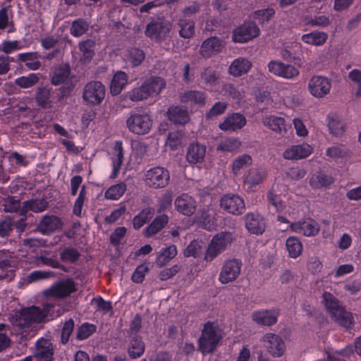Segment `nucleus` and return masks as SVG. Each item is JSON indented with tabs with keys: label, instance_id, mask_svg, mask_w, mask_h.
<instances>
[{
	"label": "nucleus",
	"instance_id": "nucleus-60",
	"mask_svg": "<svg viewBox=\"0 0 361 361\" xmlns=\"http://www.w3.org/2000/svg\"><path fill=\"white\" fill-rule=\"evenodd\" d=\"M74 326L75 323L73 319H69L63 323L61 334V341L63 344H66L68 342Z\"/></svg>",
	"mask_w": 361,
	"mask_h": 361
},
{
	"label": "nucleus",
	"instance_id": "nucleus-29",
	"mask_svg": "<svg viewBox=\"0 0 361 361\" xmlns=\"http://www.w3.org/2000/svg\"><path fill=\"white\" fill-rule=\"evenodd\" d=\"M167 115L169 121L175 124L185 125L190 120L188 110L179 106H170Z\"/></svg>",
	"mask_w": 361,
	"mask_h": 361
},
{
	"label": "nucleus",
	"instance_id": "nucleus-12",
	"mask_svg": "<svg viewBox=\"0 0 361 361\" xmlns=\"http://www.w3.org/2000/svg\"><path fill=\"white\" fill-rule=\"evenodd\" d=\"M263 346L273 357H281L284 353L286 345L283 339L275 334L267 333L261 339Z\"/></svg>",
	"mask_w": 361,
	"mask_h": 361
},
{
	"label": "nucleus",
	"instance_id": "nucleus-47",
	"mask_svg": "<svg viewBox=\"0 0 361 361\" xmlns=\"http://www.w3.org/2000/svg\"><path fill=\"white\" fill-rule=\"evenodd\" d=\"M263 124L271 130L281 133L285 130L286 123L284 118L275 116H267L263 118Z\"/></svg>",
	"mask_w": 361,
	"mask_h": 361
},
{
	"label": "nucleus",
	"instance_id": "nucleus-6",
	"mask_svg": "<svg viewBox=\"0 0 361 361\" xmlns=\"http://www.w3.org/2000/svg\"><path fill=\"white\" fill-rule=\"evenodd\" d=\"M106 89L104 85L99 81H90L87 82L82 92V99L90 105H98L102 103L105 97Z\"/></svg>",
	"mask_w": 361,
	"mask_h": 361
},
{
	"label": "nucleus",
	"instance_id": "nucleus-55",
	"mask_svg": "<svg viewBox=\"0 0 361 361\" xmlns=\"http://www.w3.org/2000/svg\"><path fill=\"white\" fill-rule=\"evenodd\" d=\"M80 256L78 250L72 247H65L60 253V258L64 262L74 263Z\"/></svg>",
	"mask_w": 361,
	"mask_h": 361
},
{
	"label": "nucleus",
	"instance_id": "nucleus-44",
	"mask_svg": "<svg viewBox=\"0 0 361 361\" xmlns=\"http://www.w3.org/2000/svg\"><path fill=\"white\" fill-rule=\"evenodd\" d=\"M113 174L116 176L119 171L123 161V148L121 141H116L114 147Z\"/></svg>",
	"mask_w": 361,
	"mask_h": 361
},
{
	"label": "nucleus",
	"instance_id": "nucleus-62",
	"mask_svg": "<svg viewBox=\"0 0 361 361\" xmlns=\"http://www.w3.org/2000/svg\"><path fill=\"white\" fill-rule=\"evenodd\" d=\"M143 51L137 48H132L128 51V61L133 66H139L145 59Z\"/></svg>",
	"mask_w": 361,
	"mask_h": 361
},
{
	"label": "nucleus",
	"instance_id": "nucleus-30",
	"mask_svg": "<svg viewBox=\"0 0 361 361\" xmlns=\"http://www.w3.org/2000/svg\"><path fill=\"white\" fill-rule=\"evenodd\" d=\"M78 47L82 54L80 61L83 63H90L95 53V42L92 39H87L80 42Z\"/></svg>",
	"mask_w": 361,
	"mask_h": 361
},
{
	"label": "nucleus",
	"instance_id": "nucleus-40",
	"mask_svg": "<svg viewBox=\"0 0 361 361\" xmlns=\"http://www.w3.org/2000/svg\"><path fill=\"white\" fill-rule=\"evenodd\" d=\"M301 39L307 44L321 46L326 42L328 35L324 32L314 31L310 33L303 35Z\"/></svg>",
	"mask_w": 361,
	"mask_h": 361
},
{
	"label": "nucleus",
	"instance_id": "nucleus-50",
	"mask_svg": "<svg viewBox=\"0 0 361 361\" xmlns=\"http://www.w3.org/2000/svg\"><path fill=\"white\" fill-rule=\"evenodd\" d=\"M286 245L290 257L297 258L301 255L303 247L298 238L289 237L286 240Z\"/></svg>",
	"mask_w": 361,
	"mask_h": 361
},
{
	"label": "nucleus",
	"instance_id": "nucleus-28",
	"mask_svg": "<svg viewBox=\"0 0 361 361\" xmlns=\"http://www.w3.org/2000/svg\"><path fill=\"white\" fill-rule=\"evenodd\" d=\"M71 74V66L68 63H62L56 67L51 75V82L54 85H59L64 83Z\"/></svg>",
	"mask_w": 361,
	"mask_h": 361
},
{
	"label": "nucleus",
	"instance_id": "nucleus-64",
	"mask_svg": "<svg viewBox=\"0 0 361 361\" xmlns=\"http://www.w3.org/2000/svg\"><path fill=\"white\" fill-rule=\"evenodd\" d=\"M349 79L357 87V90L355 93L357 98L361 97V71L353 69L348 73Z\"/></svg>",
	"mask_w": 361,
	"mask_h": 361
},
{
	"label": "nucleus",
	"instance_id": "nucleus-2",
	"mask_svg": "<svg viewBox=\"0 0 361 361\" xmlns=\"http://www.w3.org/2000/svg\"><path fill=\"white\" fill-rule=\"evenodd\" d=\"M223 338V330L216 322H206L198 339V350L203 354L213 353Z\"/></svg>",
	"mask_w": 361,
	"mask_h": 361
},
{
	"label": "nucleus",
	"instance_id": "nucleus-8",
	"mask_svg": "<svg viewBox=\"0 0 361 361\" xmlns=\"http://www.w3.org/2000/svg\"><path fill=\"white\" fill-rule=\"evenodd\" d=\"M242 262L240 259H232L226 260L221 269L219 280L222 284H226L235 281L240 274Z\"/></svg>",
	"mask_w": 361,
	"mask_h": 361
},
{
	"label": "nucleus",
	"instance_id": "nucleus-17",
	"mask_svg": "<svg viewBox=\"0 0 361 361\" xmlns=\"http://www.w3.org/2000/svg\"><path fill=\"white\" fill-rule=\"evenodd\" d=\"M312 150V147L307 143L292 145L283 152V157L288 160H299L307 157Z\"/></svg>",
	"mask_w": 361,
	"mask_h": 361
},
{
	"label": "nucleus",
	"instance_id": "nucleus-26",
	"mask_svg": "<svg viewBox=\"0 0 361 361\" xmlns=\"http://www.w3.org/2000/svg\"><path fill=\"white\" fill-rule=\"evenodd\" d=\"M143 88L147 97H154L160 94L166 87L165 80L160 77H151L147 79L143 83Z\"/></svg>",
	"mask_w": 361,
	"mask_h": 361
},
{
	"label": "nucleus",
	"instance_id": "nucleus-58",
	"mask_svg": "<svg viewBox=\"0 0 361 361\" xmlns=\"http://www.w3.org/2000/svg\"><path fill=\"white\" fill-rule=\"evenodd\" d=\"M141 317L136 314L130 322L129 329L126 331L125 337H140L139 332L141 329Z\"/></svg>",
	"mask_w": 361,
	"mask_h": 361
},
{
	"label": "nucleus",
	"instance_id": "nucleus-52",
	"mask_svg": "<svg viewBox=\"0 0 361 361\" xmlns=\"http://www.w3.org/2000/svg\"><path fill=\"white\" fill-rule=\"evenodd\" d=\"M51 91L47 87L39 88L36 92V101L38 106L42 108L51 106Z\"/></svg>",
	"mask_w": 361,
	"mask_h": 361
},
{
	"label": "nucleus",
	"instance_id": "nucleus-25",
	"mask_svg": "<svg viewBox=\"0 0 361 361\" xmlns=\"http://www.w3.org/2000/svg\"><path fill=\"white\" fill-rule=\"evenodd\" d=\"M251 317L259 325L272 326L277 322L278 314L272 310H263L253 312Z\"/></svg>",
	"mask_w": 361,
	"mask_h": 361
},
{
	"label": "nucleus",
	"instance_id": "nucleus-39",
	"mask_svg": "<svg viewBox=\"0 0 361 361\" xmlns=\"http://www.w3.org/2000/svg\"><path fill=\"white\" fill-rule=\"evenodd\" d=\"M333 183V177L331 175L322 172L313 174L310 179V185L314 189L326 188Z\"/></svg>",
	"mask_w": 361,
	"mask_h": 361
},
{
	"label": "nucleus",
	"instance_id": "nucleus-45",
	"mask_svg": "<svg viewBox=\"0 0 361 361\" xmlns=\"http://www.w3.org/2000/svg\"><path fill=\"white\" fill-rule=\"evenodd\" d=\"M252 159L250 155L244 154L237 157L233 161L231 169L234 176H237L240 171L252 164Z\"/></svg>",
	"mask_w": 361,
	"mask_h": 361
},
{
	"label": "nucleus",
	"instance_id": "nucleus-34",
	"mask_svg": "<svg viewBox=\"0 0 361 361\" xmlns=\"http://www.w3.org/2000/svg\"><path fill=\"white\" fill-rule=\"evenodd\" d=\"M39 54L37 52L21 53L18 55V60L25 63V66L31 71H37L41 67Z\"/></svg>",
	"mask_w": 361,
	"mask_h": 361
},
{
	"label": "nucleus",
	"instance_id": "nucleus-15",
	"mask_svg": "<svg viewBox=\"0 0 361 361\" xmlns=\"http://www.w3.org/2000/svg\"><path fill=\"white\" fill-rule=\"evenodd\" d=\"M176 209L185 216L192 215L197 209L195 200L188 194H182L178 197L174 202Z\"/></svg>",
	"mask_w": 361,
	"mask_h": 361
},
{
	"label": "nucleus",
	"instance_id": "nucleus-46",
	"mask_svg": "<svg viewBox=\"0 0 361 361\" xmlns=\"http://www.w3.org/2000/svg\"><path fill=\"white\" fill-rule=\"evenodd\" d=\"M90 27V23L86 19L80 18L73 20L70 27V33L75 37H80L85 34Z\"/></svg>",
	"mask_w": 361,
	"mask_h": 361
},
{
	"label": "nucleus",
	"instance_id": "nucleus-27",
	"mask_svg": "<svg viewBox=\"0 0 361 361\" xmlns=\"http://www.w3.org/2000/svg\"><path fill=\"white\" fill-rule=\"evenodd\" d=\"M62 227L60 218L51 215L44 216L38 224V230L43 234H48Z\"/></svg>",
	"mask_w": 361,
	"mask_h": 361
},
{
	"label": "nucleus",
	"instance_id": "nucleus-24",
	"mask_svg": "<svg viewBox=\"0 0 361 361\" xmlns=\"http://www.w3.org/2000/svg\"><path fill=\"white\" fill-rule=\"evenodd\" d=\"M178 97L183 104L204 106L206 103V94L200 90H188L180 93Z\"/></svg>",
	"mask_w": 361,
	"mask_h": 361
},
{
	"label": "nucleus",
	"instance_id": "nucleus-5",
	"mask_svg": "<svg viewBox=\"0 0 361 361\" xmlns=\"http://www.w3.org/2000/svg\"><path fill=\"white\" fill-rule=\"evenodd\" d=\"M169 180V171L162 166H155L149 169L144 178L145 185L154 189L165 188L168 185Z\"/></svg>",
	"mask_w": 361,
	"mask_h": 361
},
{
	"label": "nucleus",
	"instance_id": "nucleus-31",
	"mask_svg": "<svg viewBox=\"0 0 361 361\" xmlns=\"http://www.w3.org/2000/svg\"><path fill=\"white\" fill-rule=\"evenodd\" d=\"M252 66L251 62L243 57L235 59L229 67V73L231 75L238 77L249 71Z\"/></svg>",
	"mask_w": 361,
	"mask_h": 361
},
{
	"label": "nucleus",
	"instance_id": "nucleus-33",
	"mask_svg": "<svg viewBox=\"0 0 361 361\" xmlns=\"http://www.w3.org/2000/svg\"><path fill=\"white\" fill-rule=\"evenodd\" d=\"M266 178V171L263 169H251L243 177V181L250 187L262 183Z\"/></svg>",
	"mask_w": 361,
	"mask_h": 361
},
{
	"label": "nucleus",
	"instance_id": "nucleus-21",
	"mask_svg": "<svg viewBox=\"0 0 361 361\" xmlns=\"http://www.w3.org/2000/svg\"><path fill=\"white\" fill-rule=\"evenodd\" d=\"M125 343L128 355L131 359H137L143 355L145 344L141 336L125 337Z\"/></svg>",
	"mask_w": 361,
	"mask_h": 361
},
{
	"label": "nucleus",
	"instance_id": "nucleus-59",
	"mask_svg": "<svg viewBox=\"0 0 361 361\" xmlns=\"http://www.w3.org/2000/svg\"><path fill=\"white\" fill-rule=\"evenodd\" d=\"M326 156L331 159H340L348 155V149L343 145H336L326 149Z\"/></svg>",
	"mask_w": 361,
	"mask_h": 361
},
{
	"label": "nucleus",
	"instance_id": "nucleus-1",
	"mask_svg": "<svg viewBox=\"0 0 361 361\" xmlns=\"http://www.w3.org/2000/svg\"><path fill=\"white\" fill-rule=\"evenodd\" d=\"M54 309V305L49 302L44 303L42 308L35 305L23 308L16 315V325L25 331H32L46 317L53 316Z\"/></svg>",
	"mask_w": 361,
	"mask_h": 361
},
{
	"label": "nucleus",
	"instance_id": "nucleus-4",
	"mask_svg": "<svg viewBox=\"0 0 361 361\" xmlns=\"http://www.w3.org/2000/svg\"><path fill=\"white\" fill-rule=\"evenodd\" d=\"M128 130L137 135H145L149 132L152 126V120L146 113L133 112L126 120Z\"/></svg>",
	"mask_w": 361,
	"mask_h": 361
},
{
	"label": "nucleus",
	"instance_id": "nucleus-23",
	"mask_svg": "<svg viewBox=\"0 0 361 361\" xmlns=\"http://www.w3.org/2000/svg\"><path fill=\"white\" fill-rule=\"evenodd\" d=\"M207 147L198 142L191 143L187 149L186 160L191 164L201 163L204 161Z\"/></svg>",
	"mask_w": 361,
	"mask_h": 361
},
{
	"label": "nucleus",
	"instance_id": "nucleus-9",
	"mask_svg": "<svg viewBox=\"0 0 361 361\" xmlns=\"http://www.w3.org/2000/svg\"><path fill=\"white\" fill-rule=\"evenodd\" d=\"M331 89V80L324 76L314 75L308 82L310 94L316 98H323L329 94Z\"/></svg>",
	"mask_w": 361,
	"mask_h": 361
},
{
	"label": "nucleus",
	"instance_id": "nucleus-7",
	"mask_svg": "<svg viewBox=\"0 0 361 361\" xmlns=\"http://www.w3.org/2000/svg\"><path fill=\"white\" fill-rule=\"evenodd\" d=\"M76 291L75 283L71 279L59 281L44 291L46 297L65 298Z\"/></svg>",
	"mask_w": 361,
	"mask_h": 361
},
{
	"label": "nucleus",
	"instance_id": "nucleus-49",
	"mask_svg": "<svg viewBox=\"0 0 361 361\" xmlns=\"http://www.w3.org/2000/svg\"><path fill=\"white\" fill-rule=\"evenodd\" d=\"M153 215L154 209L152 208H145L142 209L133 218V228L136 230L140 229L153 217Z\"/></svg>",
	"mask_w": 361,
	"mask_h": 361
},
{
	"label": "nucleus",
	"instance_id": "nucleus-35",
	"mask_svg": "<svg viewBox=\"0 0 361 361\" xmlns=\"http://www.w3.org/2000/svg\"><path fill=\"white\" fill-rule=\"evenodd\" d=\"M178 33L184 39L192 38L195 35V23L190 18H180L178 21Z\"/></svg>",
	"mask_w": 361,
	"mask_h": 361
},
{
	"label": "nucleus",
	"instance_id": "nucleus-3",
	"mask_svg": "<svg viewBox=\"0 0 361 361\" xmlns=\"http://www.w3.org/2000/svg\"><path fill=\"white\" fill-rule=\"evenodd\" d=\"M233 240V234L231 232H220L212 238L207 247L204 259L212 261L224 252L226 247Z\"/></svg>",
	"mask_w": 361,
	"mask_h": 361
},
{
	"label": "nucleus",
	"instance_id": "nucleus-42",
	"mask_svg": "<svg viewBox=\"0 0 361 361\" xmlns=\"http://www.w3.org/2000/svg\"><path fill=\"white\" fill-rule=\"evenodd\" d=\"M128 77L127 74L123 71L117 72L111 81V92L114 95L118 94L125 85L127 84Z\"/></svg>",
	"mask_w": 361,
	"mask_h": 361
},
{
	"label": "nucleus",
	"instance_id": "nucleus-57",
	"mask_svg": "<svg viewBox=\"0 0 361 361\" xmlns=\"http://www.w3.org/2000/svg\"><path fill=\"white\" fill-rule=\"evenodd\" d=\"M267 201L269 205H271L276 212H282L285 209L286 205L281 197L274 193L272 190L267 194Z\"/></svg>",
	"mask_w": 361,
	"mask_h": 361
},
{
	"label": "nucleus",
	"instance_id": "nucleus-51",
	"mask_svg": "<svg viewBox=\"0 0 361 361\" xmlns=\"http://www.w3.org/2000/svg\"><path fill=\"white\" fill-rule=\"evenodd\" d=\"M195 221L199 226L205 230L210 231L214 227L213 219L207 209L200 210V213L195 216Z\"/></svg>",
	"mask_w": 361,
	"mask_h": 361
},
{
	"label": "nucleus",
	"instance_id": "nucleus-63",
	"mask_svg": "<svg viewBox=\"0 0 361 361\" xmlns=\"http://www.w3.org/2000/svg\"><path fill=\"white\" fill-rule=\"evenodd\" d=\"M328 127L330 133L335 136L342 135L344 131L343 124L334 117H328Z\"/></svg>",
	"mask_w": 361,
	"mask_h": 361
},
{
	"label": "nucleus",
	"instance_id": "nucleus-22",
	"mask_svg": "<svg viewBox=\"0 0 361 361\" xmlns=\"http://www.w3.org/2000/svg\"><path fill=\"white\" fill-rule=\"evenodd\" d=\"M293 231L299 233L305 236H314L319 232L318 224L313 219H309L302 222H298L290 225Z\"/></svg>",
	"mask_w": 361,
	"mask_h": 361
},
{
	"label": "nucleus",
	"instance_id": "nucleus-14",
	"mask_svg": "<svg viewBox=\"0 0 361 361\" xmlns=\"http://www.w3.org/2000/svg\"><path fill=\"white\" fill-rule=\"evenodd\" d=\"M269 71L279 77L291 80L298 77L299 70L291 64H286L281 61H271L268 65Z\"/></svg>",
	"mask_w": 361,
	"mask_h": 361
},
{
	"label": "nucleus",
	"instance_id": "nucleus-10",
	"mask_svg": "<svg viewBox=\"0 0 361 361\" xmlns=\"http://www.w3.org/2000/svg\"><path fill=\"white\" fill-rule=\"evenodd\" d=\"M220 206L221 209L233 215H240L245 210L244 200L234 194L224 195L221 199Z\"/></svg>",
	"mask_w": 361,
	"mask_h": 361
},
{
	"label": "nucleus",
	"instance_id": "nucleus-19",
	"mask_svg": "<svg viewBox=\"0 0 361 361\" xmlns=\"http://www.w3.org/2000/svg\"><path fill=\"white\" fill-rule=\"evenodd\" d=\"M34 357L37 361H52L54 348L51 341L44 338L37 341Z\"/></svg>",
	"mask_w": 361,
	"mask_h": 361
},
{
	"label": "nucleus",
	"instance_id": "nucleus-36",
	"mask_svg": "<svg viewBox=\"0 0 361 361\" xmlns=\"http://www.w3.org/2000/svg\"><path fill=\"white\" fill-rule=\"evenodd\" d=\"M48 207V202L44 199L30 200L24 202L20 209V214L24 215L27 211L41 212Z\"/></svg>",
	"mask_w": 361,
	"mask_h": 361
},
{
	"label": "nucleus",
	"instance_id": "nucleus-37",
	"mask_svg": "<svg viewBox=\"0 0 361 361\" xmlns=\"http://www.w3.org/2000/svg\"><path fill=\"white\" fill-rule=\"evenodd\" d=\"M177 255V248L174 245H171L166 248H163L158 255L156 259V264L159 267H163L166 265Z\"/></svg>",
	"mask_w": 361,
	"mask_h": 361
},
{
	"label": "nucleus",
	"instance_id": "nucleus-20",
	"mask_svg": "<svg viewBox=\"0 0 361 361\" xmlns=\"http://www.w3.org/2000/svg\"><path fill=\"white\" fill-rule=\"evenodd\" d=\"M246 123L247 120L243 115L239 113H233L225 118L224 121L219 125V127L224 131H235L243 128Z\"/></svg>",
	"mask_w": 361,
	"mask_h": 361
},
{
	"label": "nucleus",
	"instance_id": "nucleus-43",
	"mask_svg": "<svg viewBox=\"0 0 361 361\" xmlns=\"http://www.w3.org/2000/svg\"><path fill=\"white\" fill-rule=\"evenodd\" d=\"M240 146L241 142L239 139L231 137L221 140L216 146V150L224 152H235Z\"/></svg>",
	"mask_w": 361,
	"mask_h": 361
},
{
	"label": "nucleus",
	"instance_id": "nucleus-56",
	"mask_svg": "<svg viewBox=\"0 0 361 361\" xmlns=\"http://www.w3.org/2000/svg\"><path fill=\"white\" fill-rule=\"evenodd\" d=\"M96 331V326L88 323L80 326L76 332V338L79 341L87 339Z\"/></svg>",
	"mask_w": 361,
	"mask_h": 361
},
{
	"label": "nucleus",
	"instance_id": "nucleus-13",
	"mask_svg": "<svg viewBox=\"0 0 361 361\" xmlns=\"http://www.w3.org/2000/svg\"><path fill=\"white\" fill-rule=\"evenodd\" d=\"M171 31V26L166 22L152 21L147 25L145 35L156 42L164 41Z\"/></svg>",
	"mask_w": 361,
	"mask_h": 361
},
{
	"label": "nucleus",
	"instance_id": "nucleus-53",
	"mask_svg": "<svg viewBox=\"0 0 361 361\" xmlns=\"http://www.w3.org/2000/svg\"><path fill=\"white\" fill-rule=\"evenodd\" d=\"M126 191V185L124 183L111 186L104 194L106 199L116 200H118Z\"/></svg>",
	"mask_w": 361,
	"mask_h": 361
},
{
	"label": "nucleus",
	"instance_id": "nucleus-18",
	"mask_svg": "<svg viewBox=\"0 0 361 361\" xmlns=\"http://www.w3.org/2000/svg\"><path fill=\"white\" fill-rule=\"evenodd\" d=\"M245 227L253 234H262L265 229L264 218L257 213L250 212L243 217Z\"/></svg>",
	"mask_w": 361,
	"mask_h": 361
},
{
	"label": "nucleus",
	"instance_id": "nucleus-41",
	"mask_svg": "<svg viewBox=\"0 0 361 361\" xmlns=\"http://www.w3.org/2000/svg\"><path fill=\"white\" fill-rule=\"evenodd\" d=\"M335 321L341 326L350 329L354 324V319L351 312H348L343 307L332 315Z\"/></svg>",
	"mask_w": 361,
	"mask_h": 361
},
{
	"label": "nucleus",
	"instance_id": "nucleus-16",
	"mask_svg": "<svg viewBox=\"0 0 361 361\" xmlns=\"http://www.w3.org/2000/svg\"><path fill=\"white\" fill-rule=\"evenodd\" d=\"M224 47V44L222 40L217 37H211L202 42L200 53L202 56L209 58L221 52Z\"/></svg>",
	"mask_w": 361,
	"mask_h": 361
},
{
	"label": "nucleus",
	"instance_id": "nucleus-61",
	"mask_svg": "<svg viewBox=\"0 0 361 361\" xmlns=\"http://www.w3.org/2000/svg\"><path fill=\"white\" fill-rule=\"evenodd\" d=\"M14 262V257L8 250H0V269L8 271V268L12 267V263Z\"/></svg>",
	"mask_w": 361,
	"mask_h": 361
},
{
	"label": "nucleus",
	"instance_id": "nucleus-54",
	"mask_svg": "<svg viewBox=\"0 0 361 361\" xmlns=\"http://www.w3.org/2000/svg\"><path fill=\"white\" fill-rule=\"evenodd\" d=\"M39 82V77L35 73H30L27 76H21L15 80V83L21 88H30Z\"/></svg>",
	"mask_w": 361,
	"mask_h": 361
},
{
	"label": "nucleus",
	"instance_id": "nucleus-48",
	"mask_svg": "<svg viewBox=\"0 0 361 361\" xmlns=\"http://www.w3.org/2000/svg\"><path fill=\"white\" fill-rule=\"evenodd\" d=\"M322 299L324 305L331 316L335 314L338 309L343 307L340 301L330 293L324 292L322 295Z\"/></svg>",
	"mask_w": 361,
	"mask_h": 361
},
{
	"label": "nucleus",
	"instance_id": "nucleus-38",
	"mask_svg": "<svg viewBox=\"0 0 361 361\" xmlns=\"http://www.w3.org/2000/svg\"><path fill=\"white\" fill-rule=\"evenodd\" d=\"M200 80L206 87L212 88L219 85V77L213 68L206 67L200 73Z\"/></svg>",
	"mask_w": 361,
	"mask_h": 361
},
{
	"label": "nucleus",
	"instance_id": "nucleus-32",
	"mask_svg": "<svg viewBox=\"0 0 361 361\" xmlns=\"http://www.w3.org/2000/svg\"><path fill=\"white\" fill-rule=\"evenodd\" d=\"M169 217L166 214L157 216L152 222L143 231L145 237H150L159 232L168 223Z\"/></svg>",
	"mask_w": 361,
	"mask_h": 361
},
{
	"label": "nucleus",
	"instance_id": "nucleus-11",
	"mask_svg": "<svg viewBox=\"0 0 361 361\" xmlns=\"http://www.w3.org/2000/svg\"><path fill=\"white\" fill-rule=\"evenodd\" d=\"M259 29L252 22L245 23L233 31L232 39L234 42L244 43L259 35Z\"/></svg>",
	"mask_w": 361,
	"mask_h": 361
}]
</instances>
